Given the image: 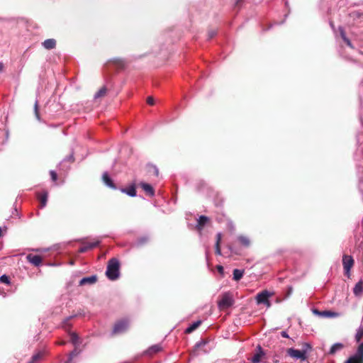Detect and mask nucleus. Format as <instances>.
<instances>
[{"label": "nucleus", "mask_w": 363, "mask_h": 363, "mask_svg": "<svg viewBox=\"0 0 363 363\" xmlns=\"http://www.w3.org/2000/svg\"><path fill=\"white\" fill-rule=\"evenodd\" d=\"M106 276L111 281H115L119 278L120 262L117 258L113 257L108 261Z\"/></svg>", "instance_id": "f257e3e1"}, {"label": "nucleus", "mask_w": 363, "mask_h": 363, "mask_svg": "<svg viewBox=\"0 0 363 363\" xmlns=\"http://www.w3.org/2000/svg\"><path fill=\"white\" fill-rule=\"evenodd\" d=\"M234 303L233 295L230 293L223 294L218 301V306L220 311H225L231 307Z\"/></svg>", "instance_id": "f03ea898"}, {"label": "nucleus", "mask_w": 363, "mask_h": 363, "mask_svg": "<svg viewBox=\"0 0 363 363\" xmlns=\"http://www.w3.org/2000/svg\"><path fill=\"white\" fill-rule=\"evenodd\" d=\"M129 321L126 318H123L116 321L113 325L112 335H115L124 333L128 328Z\"/></svg>", "instance_id": "7ed1b4c3"}, {"label": "nucleus", "mask_w": 363, "mask_h": 363, "mask_svg": "<svg viewBox=\"0 0 363 363\" xmlns=\"http://www.w3.org/2000/svg\"><path fill=\"white\" fill-rule=\"evenodd\" d=\"M342 265L345 274L349 277L350 276V270L354 265V259L352 256L344 255L342 256Z\"/></svg>", "instance_id": "20e7f679"}, {"label": "nucleus", "mask_w": 363, "mask_h": 363, "mask_svg": "<svg viewBox=\"0 0 363 363\" xmlns=\"http://www.w3.org/2000/svg\"><path fill=\"white\" fill-rule=\"evenodd\" d=\"M272 296V294L267 290H264L260 293H258L256 296L257 303L258 304L263 303L265 304L267 307L271 306L270 302L269 301V298Z\"/></svg>", "instance_id": "39448f33"}, {"label": "nucleus", "mask_w": 363, "mask_h": 363, "mask_svg": "<svg viewBox=\"0 0 363 363\" xmlns=\"http://www.w3.org/2000/svg\"><path fill=\"white\" fill-rule=\"evenodd\" d=\"M286 353L295 359H300L304 360L306 359V350H298L294 348H289L286 350Z\"/></svg>", "instance_id": "423d86ee"}, {"label": "nucleus", "mask_w": 363, "mask_h": 363, "mask_svg": "<svg viewBox=\"0 0 363 363\" xmlns=\"http://www.w3.org/2000/svg\"><path fill=\"white\" fill-rule=\"evenodd\" d=\"M209 222L208 217L206 216H201L197 220V224L196 225V229L201 232L204 228V226Z\"/></svg>", "instance_id": "0eeeda50"}, {"label": "nucleus", "mask_w": 363, "mask_h": 363, "mask_svg": "<svg viewBox=\"0 0 363 363\" xmlns=\"http://www.w3.org/2000/svg\"><path fill=\"white\" fill-rule=\"evenodd\" d=\"M27 260L34 266H39L42 262V257L38 255L29 254L26 257Z\"/></svg>", "instance_id": "6e6552de"}, {"label": "nucleus", "mask_w": 363, "mask_h": 363, "mask_svg": "<svg viewBox=\"0 0 363 363\" xmlns=\"http://www.w3.org/2000/svg\"><path fill=\"white\" fill-rule=\"evenodd\" d=\"M139 186L143 189L147 196H153L155 195V190L150 184L145 182H140Z\"/></svg>", "instance_id": "1a4fd4ad"}, {"label": "nucleus", "mask_w": 363, "mask_h": 363, "mask_svg": "<svg viewBox=\"0 0 363 363\" xmlns=\"http://www.w3.org/2000/svg\"><path fill=\"white\" fill-rule=\"evenodd\" d=\"M257 349V352L251 358V362L252 363H259L262 359V357L264 355V353L260 345H258Z\"/></svg>", "instance_id": "9d476101"}, {"label": "nucleus", "mask_w": 363, "mask_h": 363, "mask_svg": "<svg viewBox=\"0 0 363 363\" xmlns=\"http://www.w3.org/2000/svg\"><path fill=\"white\" fill-rule=\"evenodd\" d=\"M108 63H112L117 69H123L125 66V62L121 58H113L110 60Z\"/></svg>", "instance_id": "9b49d317"}, {"label": "nucleus", "mask_w": 363, "mask_h": 363, "mask_svg": "<svg viewBox=\"0 0 363 363\" xmlns=\"http://www.w3.org/2000/svg\"><path fill=\"white\" fill-rule=\"evenodd\" d=\"M338 32H339L340 36L343 40V41L347 44V45L348 47H350V48L354 49V46H353L352 43H351L350 40L347 37L345 31L342 26L338 27Z\"/></svg>", "instance_id": "f8f14e48"}, {"label": "nucleus", "mask_w": 363, "mask_h": 363, "mask_svg": "<svg viewBox=\"0 0 363 363\" xmlns=\"http://www.w3.org/2000/svg\"><path fill=\"white\" fill-rule=\"evenodd\" d=\"M99 245V241L86 243L85 245L81 247L79 249L78 252L79 253H84V252H87L88 250L97 247Z\"/></svg>", "instance_id": "ddd939ff"}, {"label": "nucleus", "mask_w": 363, "mask_h": 363, "mask_svg": "<svg viewBox=\"0 0 363 363\" xmlns=\"http://www.w3.org/2000/svg\"><path fill=\"white\" fill-rule=\"evenodd\" d=\"M353 293L355 296L361 297L363 294V281L359 280L353 288Z\"/></svg>", "instance_id": "4468645a"}, {"label": "nucleus", "mask_w": 363, "mask_h": 363, "mask_svg": "<svg viewBox=\"0 0 363 363\" xmlns=\"http://www.w3.org/2000/svg\"><path fill=\"white\" fill-rule=\"evenodd\" d=\"M97 281V276L93 275L88 277H84L82 279L79 281V285H85V284H93Z\"/></svg>", "instance_id": "2eb2a0df"}, {"label": "nucleus", "mask_w": 363, "mask_h": 363, "mask_svg": "<svg viewBox=\"0 0 363 363\" xmlns=\"http://www.w3.org/2000/svg\"><path fill=\"white\" fill-rule=\"evenodd\" d=\"M102 179H103V182L106 184V185H107L110 188L113 189H116L115 184L113 183L112 179L110 178L108 173L105 172L103 174Z\"/></svg>", "instance_id": "dca6fc26"}, {"label": "nucleus", "mask_w": 363, "mask_h": 363, "mask_svg": "<svg viewBox=\"0 0 363 363\" xmlns=\"http://www.w3.org/2000/svg\"><path fill=\"white\" fill-rule=\"evenodd\" d=\"M43 46L47 50H51L55 48L56 40L53 38L45 40L43 43Z\"/></svg>", "instance_id": "f3484780"}, {"label": "nucleus", "mask_w": 363, "mask_h": 363, "mask_svg": "<svg viewBox=\"0 0 363 363\" xmlns=\"http://www.w3.org/2000/svg\"><path fill=\"white\" fill-rule=\"evenodd\" d=\"M48 194L46 191L38 195V198L40 203L41 208H44L46 206L47 201H48Z\"/></svg>", "instance_id": "a211bd4d"}, {"label": "nucleus", "mask_w": 363, "mask_h": 363, "mask_svg": "<svg viewBox=\"0 0 363 363\" xmlns=\"http://www.w3.org/2000/svg\"><path fill=\"white\" fill-rule=\"evenodd\" d=\"M162 350V347L160 345H155L149 347L145 352L148 355H152Z\"/></svg>", "instance_id": "6ab92c4d"}, {"label": "nucleus", "mask_w": 363, "mask_h": 363, "mask_svg": "<svg viewBox=\"0 0 363 363\" xmlns=\"http://www.w3.org/2000/svg\"><path fill=\"white\" fill-rule=\"evenodd\" d=\"M339 315L337 313L333 312L330 311H319V317H324V318H335L337 317Z\"/></svg>", "instance_id": "aec40b11"}, {"label": "nucleus", "mask_w": 363, "mask_h": 363, "mask_svg": "<svg viewBox=\"0 0 363 363\" xmlns=\"http://www.w3.org/2000/svg\"><path fill=\"white\" fill-rule=\"evenodd\" d=\"M344 345L342 343L337 342L332 345L330 347L328 354H334L337 351L341 350L343 348Z\"/></svg>", "instance_id": "412c9836"}, {"label": "nucleus", "mask_w": 363, "mask_h": 363, "mask_svg": "<svg viewBox=\"0 0 363 363\" xmlns=\"http://www.w3.org/2000/svg\"><path fill=\"white\" fill-rule=\"evenodd\" d=\"M238 240L240 242V244L245 247H248L250 245V240L247 236L240 235L238 238Z\"/></svg>", "instance_id": "4be33fe9"}, {"label": "nucleus", "mask_w": 363, "mask_h": 363, "mask_svg": "<svg viewBox=\"0 0 363 363\" xmlns=\"http://www.w3.org/2000/svg\"><path fill=\"white\" fill-rule=\"evenodd\" d=\"M121 191L127 194L128 195H129L130 196H136V190H135V187L134 185L129 186L128 189H122Z\"/></svg>", "instance_id": "5701e85b"}, {"label": "nucleus", "mask_w": 363, "mask_h": 363, "mask_svg": "<svg viewBox=\"0 0 363 363\" xmlns=\"http://www.w3.org/2000/svg\"><path fill=\"white\" fill-rule=\"evenodd\" d=\"M351 357H355V358L363 360V342L358 346L356 353Z\"/></svg>", "instance_id": "b1692460"}, {"label": "nucleus", "mask_w": 363, "mask_h": 363, "mask_svg": "<svg viewBox=\"0 0 363 363\" xmlns=\"http://www.w3.org/2000/svg\"><path fill=\"white\" fill-rule=\"evenodd\" d=\"M43 355L44 353L43 352H38V353L33 355L30 360L28 363H37L43 358Z\"/></svg>", "instance_id": "393cba45"}, {"label": "nucleus", "mask_w": 363, "mask_h": 363, "mask_svg": "<svg viewBox=\"0 0 363 363\" xmlns=\"http://www.w3.org/2000/svg\"><path fill=\"white\" fill-rule=\"evenodd\" d=\"M201 324V320H198L196 322H194L193 324H191L189 327H188L186 330H185V333H192L193 331H194L197 328H199V326Z\"/></svg>", "instance_id": "a878e982"}, {"label": "nucleus", "mask_w": 363, "mask_h": 363, "mask_svg": "<svg viewBox=\"0 0 363 363\" xmlns=\"http://www.w3.org/2000/svg\"><path fill=\"white\" fill-rule=\"evenodd\" d=\"M244 274V270H240L235 269L233 270V279L235 281H239L242 279Z\"/></svg>", "instance_id": "bb28decb"}, {"label": "nucleus", "mask_w": 363, "mask_h": 363, "mask_svg": "<svg viewBox=\"0 0 363 363\" xmlns=\"http://www.w3.org/2000/svg\"><path fill=\"white\" fill-rule=\"evenodd\" d=\"M107 92V89L106 86L101 87L95 94V99L104 97Z\"/></svg>", "instance_id": "cd10ccee"}, {"label": "nucleus", "mask_w": 363, "mask_h": 363, "mask_svg": "<svg viewBox=\"0 0 363 363\" xmlns=\"http://www.w3.org/2000/svg\"><path fill=\"white\" fill-rule=\"evenodd\" d=\"M71 342L75 345L77 347L79 344V336L76 333H69Z\"/></svg>", "instance_id": "c85d7f7f"}, {"label": "nucleus", "mask_w": 363, "mask_h": 363, "mask_svg": "<svg viewBox=\"0 0 363 363\" xmlns=\"http://www.w3.org/2000/svg\"><path fill=\"white\" fill-rule=\"evenodd\" d=\"M363 337V327H359L355 335V340L357 342H360Z\"/></svg>", "instance_id": "c756f323"}, {"label": "nucleus", "mask_w": 363, "mask_h": 363, "mask_svg": "<svg viewBox=\"0 0 363 363\" xmlns=\"http://www.w3.org/2000/svg\"><path fill=\"white\" fill-rule=\"evenodd\" d=\"M345 363H363V360L357 359L355 357H350Z\"/></svg>", "instance_id": "7c9ffc66"}, {"label": "nucleus", "mask_w": 363, "mask_h": 363, "mask_svg": "<svg viewBox=\"0 0 363 363\" xmlns=\"http://www.w3.org/2000/svg\"><path fill=\"white\" fill-rule=\"evenodd\" d=\"M72 318V317H69L67 318L64 322L62 327L65 328V330L68 331L69 329L71 328V325L69 323V320Z\"/></svg>", "instance_id": "2f4dec72"}, {"label": "nucleus", "mask_w": 363, "mask_h": 363, "mask_svg": "<svg viewBox=\"0 0 363 363\" xmlns=\"http://www.w3.org/2000/svg\"><path fill=\"white\" fill-rule=\"evenodd\" d=\"M0 282L1 283H4V284H9L10 283L9 281V277H7L6 275H2L1 277H0Z\"/></svg>", "instance_id": "473e14b6"}, {"label": "nucleus", "mask_w": 363, "mask_h": 363, "mask_svg": "<svg viewBox=\"0 0 363 363\" xmlns=\"http://www.w3.org/2000/svg\"><path fill=\"white\" fill-rule=\"evenodd\" d=\"M50 177H51L52 180L53 182H56V181H57V173H56L55 171L51 170V171L50 172Z\"/></svg>", "instance_id": "72a5a7b5"}, {"label": "nucleus", "mask_w": 363, "mask_h": 363, "mask_svg": "<svg viewBox=\"0 0 363 363\" xmlns=\"http://www.w3.org/2000/svg\"><path fill=\"white\" fill-rule=\"evenodd\" d=\"M215 252L218 255H221L220 246V244H218V243H216V245H215Z\"/></svg>", "instance_id": "f704fd0d"}, {"label": "nucleus", "mask_w": 363, "mask_h": 363, "mask_svg": "<svg viewBox=\"0 0 363 363\" xmlns=\"http://www.w3.org/2000/svg\"><path fill=\"white\" fill-rule=\"evenodd\" d=\"M34 109H35V116L37 117L38 119L40 118V116H39V111H38V101H36L35 103V105H34Z\"/></svg>", "instance_id": "c9c22d12"}, {"label": "nucleus", "mask_w": 363, "mask_h": 363, "mask_svg": "<svg viewBox=\"0 0 363 363\" xmlns=\"http://www.w3.org/2000/svg\"><path fill=\"white\" fill-rule=\"evenodd\" d=\"M147 103L150 105V106H152L154 105L155 104V100H154V98L152 96H148L147 98Z\"/></svg>", "instance_id": "e433bc0d"}, {"label": "nucleus", "mask_w": 363, "mask_h": 363, "mask_svg": "<svg viewBox=\"0 0 363 363\" xmlns=\"http://www.w3.org/2000/svg\"><path fill=\"white\" fill-rule=\"evenodd\" d=\"M359 92L361 93V95H360V101L361 102L363 101V82L361 83V84L359 85Z\"/></svg>", "instance_id": "4c0bfd02"}, {"label": "nucleus", "mask_w": 363, "mask_h": 363, "mask_svg": "<svg viewBox=\"0 0 363 363\" xmlns=\"http://www.w3.org/2000/svg\"><path fill=\"white\" fill-rule=\"evenodd\" d=\"M147 238H140L139 240H138V243L140 245H143L145 243H146L147 242Z\"/></svg>", "instance_id": "58836bf2"}, {"label": "nucleus", "mask_w": 363, "mask_h": 363, "mask_svg": "<svg viewBox=\"0 0 363 363\" xmlns=\"http://www.w3.org/2000/svg\"><path fill=\"white\" fill-rule=\"evenodd\" d=\"M151 167L153 169V173L156 177L159 176V170L156 166L152 165Z\"/></svg>", "instance_id": "ea45409f"}, {"label": "nucleus", "mask_w": 363, "mask_h": 363, "mask_svg": "<svg viewBox=\"0 0 363 363\" xmlns=\"http://www.w3.org/2000/svg\"><path fill=\"white\" fill-rule=\"evenodd\" d=\"M216 268L220 274H223L224 269L221 265H218Z\"/></svg>", "instance_id": "a19ab883"}, {"label": "nucleus", "mask_w": 363, "mask_h": 363, "mask_svg": "<svg viewBox=\"0 0 363 363\" xmlns=\"http://www.w3.org/2000/svg\"><path fill=\"white\" fill-rule=\"evenodd\" d=\"M216 35V30H212V31H210L208 33L209 38H213Z\"/></svg>", "instance_id": "79ce46f5"}, {"label": "nucleus", "mask_w": 363, "mask_h": 363, "mask_svg": "<svg viewBox=\"0 0 363 363\" xmlns=\"http://www.w3.org/2000/svg\"><path fill=\"white\" fill-rule=\"evenodd\" d=\"M220 240H221V234L220 233H218L216 235V243L220 244Z\"/></svg>", "instance_id": "37998d69"}, {"label": "nucleus", "mask_w": 363, "mask_h": 363, "mask_svg": "<svg viewBox=\"0 0 363 363\" xmlns=\"http://www.w3.org/2000/svg\"><path fill=\"white\" fill-rule=\"evenodd\" d=\"M230 251H231V252H232V253H234V254H235V255H239V252H237V251L234 249V247H233L230 246Z\"/></svg>", "instance_id": "c03bdc74"}, {"label": "nucleus", "mask_w": 363, "mask_h": 363, "mask_svg": "<svg viewBox=\"0 0 363 363\" xmlns=\"http://www.w3.org/2000/svg\"><path fill=\"white\" fill-rule=\"evenodd\" d=\"M281 336H282L283 337H286V338H288V337H289V335H288V334H287V333H286V331H282V332L281 333Z\"/></svg>", "instance_id": "a18cd8bd"}, {"label": "nucleus", "mask_w": 363, "mask_h": 363, "mask_svg": "<svg viewBox=\"0 0 363 363\" xmlns=\"http://www.w3.org/2000/svg\"><path fill=\"white\" fill-rule=\"evenodd\" d=\"M292 291H293V288L291 286H289L287 295L289 296L292 293Z\"/></svg>", "instance_id": "49530a36"}, {"label": "nucleus", "mask_w": 363, "mask_h": 363, "mask_svg": "<svg viewBox=\"0 0 363 363\" xmlns=\"http://www.w3.org/2000/svg\"><path fill=\"white\" fill-rule=\"evenodd\" d=\"M77 353L78 352H77V348H75V350L71 353V355L74 356V355H77Z\"/></svg>", "instance_id": "de8ad7c7"}, {"label": "nucleus", "mask_w": 363, "mask_h": 363, "mask_svg": "<svg viewBox=\"0 0 363 363\" xmlns=\"http://www.w3.org/2000/svg\"><path fill=\"white\" fill-rule=\"evenodd\" d=\"M312 311H313V313L314 314L318 315V308H313V310H312Z\"/></svg>", "instance_id": "09e8293b"}, {"label": "nucleus", "mask_w": 363, "mask_h": 363, "mask_svg": "<svg viewBox=\"0 0 363 363\" xmlns=\"http://www.w3.org/2000/svg\"><path fill=\"white\" fill-rule=\"evenodd\" d=\"M4 69V64L0 62V72L3 71Z\"/></svg>", "instance_id": "8fccbe9b"}, {"label": "nucleus", "mask_w": 363, "mask_h": 363, "mask_svg": "<svg viewBox=\"0 0 363 363\" xmlns=\"http://www.w3.org/2000/svg\"><path fill=\"white\" fill-rule=\"evenodd\" d=\"M204 344H205V342H200L199 343H197V345H197V346H200V345H204Z\"/></svg>", "instance_id": "3c124183"}, {"label": "nucleus", "mask_w": 363, "mask_h": 363, "mask_svg": "<svg viewBox=\"0 0 363 363\" xmlns=\"http://www.w3.org/2000/svg\"><path fill=\"white\" fill-rule=\"evenodd\" d=\"M242 0H237L236 5H238Z\"/></svg>", "instance_id": "603ef678"}, {"label": "nucleus", "mask_w": 363, "mask_h": 363, "mask_svg": "<svg viewBox=\"0 0 363 363\" xmlns=\"http://www.w3.org/2000/svg\"><path fill=\"white\" fill-rule=\"evenodd\" d=\"M305 346H306L307 348H308V349H310V348H311L310 345H308V344H307V343H306V344H305Z\"/></svg>", "instance_id": "864d4df0"}, {"label": "nucleus", "mask_w": 363, "mask_h": 363, "mask_svg": "<svg viewBox=\"0 0 363 363\" xmlns=\"http://www.w3.org/2000/svg\"><path fill=\"white\" fill-rule=\"evenodd\" d=\"M3 235L1 228L0 227V237Z\"/></svg>", "instance_id": "5fc2aeb1"}, {"label": "nucleus", "mask_w": 363, "mask_h": 363, "mask_svg": "<svg viewBox=\"0 0 363 363\" xmlns=\"http://www.w3.org/2000/svg\"><path fill=\"white\" fill-rule=\"evenodd\" d=\"M61 345H64L65 344V342H61L60 343Z\"/></svg>", "instance_id": "6e6d98bb"}]
</instances>
